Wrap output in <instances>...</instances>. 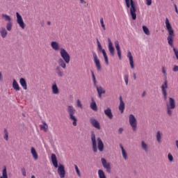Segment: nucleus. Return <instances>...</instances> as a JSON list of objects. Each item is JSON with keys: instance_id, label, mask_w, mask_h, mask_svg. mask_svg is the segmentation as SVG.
Listing matches in <instances>:
<instances>
[{"instance_id": "obj_33", "label": "nucleus", "mask_w": 178, "mask_h": 178, "mask_svg": "<svg viewBox=\"0 0 178 178\" xmlns=\"http://www.w3.org/2000/svg\"><path fill=\"white\" fill-rule=\"evenodd\" d=\"M156 140L159 142V143H161V140L162 138V134H161V131H158L157 133H156Z\"/></svg>"}, {"instance_id": "obj_53", "label": "nucleus", "mask_w": 178, "mask_h": 178, "mask_svg": "<svg viewBox=\"0 0 178 178\" xmlns=\"http://www.w3.org/2000/svg\"><path fill=\"white\" fill-rule=\"evenodd\" d=\"M98 95H99V98H102V93H98Z\"/></svg>"}, {"instance_id": "obj_57", "label": "nucleus", "mask_w": 178, "mask_h": 178, "mask_svg": "<svg viewBox=\"0 0 178 178\" xmlns=\"http://www.w3.org/2000/svg\"><path fill=\"white\" fill-rule=\"evenodd\" d=\"M31 178H35V176L32 175V176H31Z\"/></svg>"}, {"instance_id": "obj_45", "label": "nucleus", "mask_w": 178, "mask_h": 178, "mask_svg": "<svg viewBox=\"0 0 178 178\" xmlns=\"http://www.w3.org/2000/svg\"><path fill=\"white\" fill-rule=\"evenodd\" d=\"M146 1V5H147V6H151V5H152V0H145Z\"/></svg>"}, {"instance_id": "obj_7", "label": "nucleus", "mask_w": 178, "mask_h": 178, "mask_svg": "<svg viewBox=\"0 0 178 178\" xmlns=\"http://www.w3.org/2000/svg\"><path fill=\"white\" fill-rule=\"evenodd\" d=\"M167 114L168 116L173 115V109L176 108V101L173 97H169L168 102L166 103Z\"/></svg>"}, {"instance_id": "obj_2", "label": "nucleus", "mask_w": 178, "mask_h": 178, "mask_svg": "<svg viewBox=\"0 0 178 178\" xmlns=\"http://www.w3.org/2000/svg\"><path fill=\"white\" fill-rule=\"evenodd\" d=\"M51 47L54 51H60V57L63 58L66 63H70V55L65 48L60 47L59 42L53 41L51 42Z\"/></svg>"}, {"instance_id": "obj_47", "label": "nucleus", "mask_w": 178, "mask_h": 178, "mask_svg": "<svg viewBox=\"0 0 178 178\" xmlns=\"http://www.w3.org/2000/svg\"><path fill=\"white\" fill-rule=\"evenodd\" d=\"M172 71L178 72V65H174V67H172Z\"/></svg>"}, {"instance_id": "obj_8", "label": "nucleus", "mask_w": 178, "mask_h": 178, "mask_svg": "<svg viewBox=\"0 0 178 178\" xmlns=\"http://www.w3.org/2000/svg\"><path fill=\"white\" fill-rule=\"evenodd\" d=\"M67 111L70 116V120H72L73 126H77V118L74 116L76 113V109L74 107H73V106H68Z\"/></svg>"}, {"instance_id": "obj_15", "label": "nucleus", "mask_w": 178, "mask_h": 178, "mask_svg": "<svg viewBox=\"0 0 178 178\" xmlns=\"http://www.w3.org/2000/svg\"><path fill=\"white\" fill-rule=\"evenodd\" d=\"M102 163L104 169H106L107 172H111V163L106 162V159L102 158Z\"/></svg>"}, {"instance_id": "obj_12", "label": "nucleus", "mask_w": 178, "mask_h": 178, "mask_svg": "<svg viewBox=\"0 0 178 178\" xmlns=\"http://www.w3.org/2000/svg\"><path fill=\"white\" fill-rule=\"evenodd\" d=\"M90 124L95 127V129H97V130H101V125L99 124V122L97 120L94 118H90Z\"/></svg>"}, {"instance_id": "obj_24", "label": "nucleus", "mask_w": 178, "mask_h": 178, "mask_svg": "<svg viewBox=\"0 0 178 178\" xmlns=\"http://www.w3.org/2000/svg\"><path fill=\"white\" fill-rule=\"evenodd\" d=\"M19 83L24 88V90H27V82L26 81V79H24V78H21L19 79Z\"/></svg>"}, {"instance_id": "obj_56", "label": "nucleus", "mask_w": 178, "mask_h": 178, "mask_svg": "<svg viewBox=\"0 0 178 178\" xmlns=\"http://www.w3.org/2000/svg\"><path fill=\"white\" fill-rule=\"evenodd\" d=\"M47 24H48L49 26H51V22H50V21L47 22Z\"/></svg>"}, {"instance_id": "obj_22", "label": "nucleus", "mask_w": 178, "mask_h": 178, "mask_svg": "<svg viewBox=\"0 0 178 178\" xmlns=\"http://www.w3.org/2000/svg\"><path fill=\"white\" fill-rule=\"evenodd\" d=\"M0 34L2 38H6V35H8V31H6L5 27H1L0 29Z\"/></svg>"}, {"instance_id": "obj_9", "label": "nucleus", "mask_w": 178, "mask_h": 178, "mask_svg": "<svg viewBox=\"0 0 178 178\" xmlns=\"http://www.w3.org/2000/svg\"><path fill=\"white\" fill-rule=\"evenodd\" d=\"M129 122L132 130L136 131L137 130V119L133 114H130L129 116Z\"/></svg>"}, {"instance_id": "obj_50", "label": "nucleus", "mask_w": 178, "mask_h": 178, "mask_svg": "<svg viewBox=\"0 0 178 178\" xmlns=\"http://www.w3.org/2000/svg\"><path fill=\"white\" fill-rule=\"evenodd\" d=\"M174 8H175V9L176 13L178 14L177 6L176 4L174 5Z\"/></svg>"}, {"instance_id": "obj_48", "label": "nucleus", "mask_w": 178, "mask_h": 178, "mask_svg": "<svg viewBox=\"0 0 178 178\" xmlns=\"http://www.w3.org/2000/svg\"><path fill=\"white\" fill-rule=\"evenodd\" d=\"M22 173L23 176H24V177L26 176V170L24 168L22 169Z\"/></svg>"}, {"instance_id": "obj_17", "label": "nucleus", "mask_w": 178, "mask_h": 178, "mask_svg": "<svg viewBox=\"0 0 178 178\" xmlns=\"http://www.w3.org/2000/svg\"><path fill=\"white\" fill-rule=\"evenodd\" d=\"M51 91H52V94H54V95H59V88H58V85L56 84V82H54L52 84Z\"/></svg>"}, {"instance_id": "obj_34", "label": "nucleus", "mask_w": 178, "mask_h": 178, "mask_svg": "<svg viewBox=\"0 0 178 178\" xmlns=\"http://www.w3.org/2000/svg\"><path fill=\"white\" fill-rule=\"evenodd\" d=\"M141 144H142L143 149H144V151H145V152H148V145H147L146 143L144 141H142Z\"/></svg>"}, {"instance_id": "obj_44", "label": "nucleus", "mask_w": 178, "mask_h": 178, "mask_svg": "<svg viewBox=\"0 0 178 178\" xmlns=\"http://www.w3.org/2000/svg\"><path fill=\"white\" fill-rule=\"evenodd\" d=\"M168 159L170 161V162H173V156L172 155V154L169 153L168 154Z\"/></svg>"}, {"instance_id": "obj_43", "label": "nucleus", "mask_w": 178, "mask_h": 178, "mask_svg": "<svg viewBox=\"0 0 178 178\" xmlns=\"http://www.w3.org/2000/svg\"><path fill=\"white\" fill-rule=\"evenodd\" d=\"M124 80L125 81L126 86L129 84V75H124Z\"/></svg>"}, {"instance_id": "obj_1", "label": "nucleus", "mask_w": 178, "mask_h": 178, "mask_svg": "<svg viewBox=\"0 0 178 178\" xmlns=\"http://www.w3.org/2000/svg\"><path fill=\"white\" fill-rule=\"evenodd\" d=\"M165 24L166 27V30L168 31V35L167 37L168 43L170 44V46L173 48V51L175 53V55L176 56V58L178 60V50L175 48L173 46V38H175V31L173 30V28L172 27V25L170 24V22H169L168 18H165Z\"/></svg>"}, {"instance_id": "obj_19", "label": "nucleus", "mask_w": 178, "mask_h": 178, "mask_svg": "<svg viewBox=\"0 0 178 178\" xmlns=\"http://www.w3.org/2000/svg\"><path fill=\"white\" fill-rule=\"evenodd\" d=\"M127 58L129 60V65L132 69H134V60L133 58V56L131 55V52L130 51H128Z\"/></svg>"}, {"instance_id": "obj_10", "label": "nucleus", "mask_w": 178, "mask_h": 178, "mask_svg": "<svg viewBox=\"0 0 178 178\" xmlns=\"http://www.w3.org/2000/svg\"><path fill=\"white\" fill-rule=\"evenodd\" d=\"M92 56H93L95 66L97 67V70L98 71L102 70V67L101 66V62L99 61V58H98V56H97V53L92 52Z\"/></svg>"}, {"instance_id": "obj_13", "label": "nucleus", "mask_w": 178, "mask_h": 178, "mask_svg": "<svg viewBox=\"0 0 178 178\" xmlns=\"http://www.w3.org/2000/svg\"><path fill=\"white\" fill-rule=\"evenodd\" d=\"M58 174L59 175L60 178H64L66 175V171L65 170V166L63 165L60 164L58 168Z\"/></svg>"}, {"instance_id": "obj_5", "label": "nucleus", "mask_w": 178, "mask_h": 178, "mask_svg": "<svg viewBox=\"0 0 178 178\" xmlns=\"http://www.w3.org/2000/svg\"><path fill=\"white\" fill-rule=\"evenodd\" d=\"M162 73L164 75V77L165 79L164 83L161 85V92L163 94V99L164 101H166L168 99V74L166 73V68H165V66L162 67Z\"/></svg>"}, {"instance_id": "obj_35", "label": "nucleus", "mask_w": 178, "mask_h": 178, "mask_svg": "<svg viewBox=\"0 0 178 178\" xmlns=\"http://www.w3.org/2000/svg\"><path fill=\"white\" fill-rule=\"evenodd\" d=\"M98 175L99 178H106V176L105 175V172H104V170H98Z\"/></svg>"}, {"instance_id": "obj_52", "label": "nucleus", "mask_w": 178, "mask_h": 178, "mask_svg": "<svg viewBox=\"0 0 178 178\" xmlns=\"http://www.w3.org/2000/svg\"><path fill=\"white\" fill-rule=\"evenodd\" d=\"M80 3H86V1L84 0H79Z\"/></svg>"}, {"instance_id": "obj_51", "label": "nucleus", "mask_w": 178, "mask_h": 178, "mask_svg": "<svg viewBox=\"0 0 178 178\" xmlns=\"http://www.w3.org/2000/svg\"><path fill=\"white\" fill-rule=\"evenodd\" d=\"M3 80V78L2 76V72H0V81H2Z\"/></svg>"}, {"instance_id": "obj_4", "label": "nucleus", "mask_w": 178, "mask_h": 178, "mask_svg": "<svg viewBox=\"0 0 178 178\" xmlns=\"http://www.w3.org/2000/svg\"><path fill=\"white\" fill-rule=\"evenodd\" d=\"M125 3L127 6V9H129L130 15L132 17L133 20H136L137 19V8H136V4L134 3V1L133 0H125Z\"/></svg>"}, {"instance_id": "obj_28", "label": "nucleus", "mask_w": 178, "mask_h": 178, "mask_svg": "<svg viewBox=\"0 0 178 178\" xmlns=\"http://www.w3.org/2000/svg\"><path fill=\"white\" fill-rule=\"evenodd\" d=\"M102 52L103 54V56L104 58V60L106 65H109V60H108V56L106 55V51H105V49H102Z\"/></svg>"}, {"instance_id": "obj_36", "label": "nucleus", "mask_w": 178, "mask_h": 178, "mask_svg": "<svg viewBox=\"0 0 178 178\" xmlns=\"http://www.w3.org/2000/svg\"><path fill=\"white\" fill-rule=\"evenodd\" d=\"M4 140H6V141H8V140H9V133L8 132V129H4Z\"/></svg>"}, {"instance_id": "obj_20", "label": "nucleus", "mask_w": 178, "mask_h": 178, "mask_svg": "<svg viewBox=\"0 0 178 178\" xmlns=\"http://www.w3.org/2000/svg\"><path fill=\"white\" fill-rule=\"evenodd\" d=\"M104 113L108 118V119H113V114H112V110L110 108L104 110Z\"/></svg>"}, {"instance_id": "obj_40", "label": "nucleus", "mask_w": 178, "mask_h": 178, "mask_svg": "<svg viewBox=\"0 0 178 178\" xmlns=\"http://www.w3.org/2000/svg\"><path fill=\"white\" fill-rule=\"evenodd\" d=\"M74 168L79 177H81V175L80 174V170H79V167L77 166V165H74Z\"/></svg>"}, {"instance_id": "obj_21", "label": "nucleus", "mask_w": 178, "mask_h": 178, "mask_svg": "<svg viewBox=\"0 0 178 178\" xmlns=\"http://www.w3.org/2000/svg\"><path fill=\"white\" fill-rule=\"evenodd\" d=\"M31 154H32V156L35 161H37L38 159V154H37V151H35V148L31 147Z\"/></svg>"}, {"instance_id": "obj_49", "label": "nucleus", "mask_w": 178, "mask_h": 178, "mask_svg": "<svg viewBox=\"0 0 178 178\" xmlns=\"http://www.w3.org/2000/svg\"><path fill=\"white\" fill-rule=\"evenodd\" d=\"M118 133H120V134H122V133H123V128H120L118 129Z\"/></svg>"}, {"instance_id": "obj_42", "label": "nucleus", "mask_w": 178, "mask_h": 178, "mask_svg": "<svg viewBox=\"0 0 178 178\" xmlns=\"http://www.w3.org/2000/svg\"><path fill=\"white\" fill-rule=\"evenodd\" d=\"M76 105L78 108H81V109H83V104H81V102L80 101V99H77Z\"/></svg>"}, {"instance_id": "obj_37", "label": "nucleus", "mask_w": 178, "mask_h": 178, "mask_svg": "<svg viewBox=\"0 0 178 178\" xmlns=\"http://www.w3.org/2000/svg\"><path fill=\"white\" fill-rule=\"evenodd\" d=\"M143 30L145 34H146V35H149V29H148V28L146 26H143Z\"/></svg>"}, {"instance_id": "obj_25", "label": "nucleus", "mask_w": 178, "mask_h": 178, "mask_svg": "<svg viewBox=\"0 0 178 178\" xmlns=\"http://www.w3.org/2000/svg\"><path fill=\"white\" fill-rule=\"evenodd\" d=\"M13 88L15 91H20V86H19V83L16 81V79H13Z\"/></svg>"}, {"instance_id": "obj_23", "label": "nucleus", "mask_w": 178, "mask_h": 178, "mask_svg": "<svg viewBox=\"0 0 178 178\" xmlns=\"http://www.w3.org/2000/svg\"><path fill=\"white\" fill-rule=\"evenodd\" d=\"M51 161L54 168H58V159H56V155L55 154H51Z\"/></svg>"}, {"instance_id": "obj_6", "label": "nucleus", "mask_w": 178, "mask_h": 178, "mask_svg": "<svg viewBox=\"0 0 178 178\" xmlns=\"http://www.w3.org/2000/svg\"><path fill=\"white\" fill-rule=\"evenodd\" d=\"M66 61L63 59V58L58 60V66L56 67V73L58 76V77H63L65 76V72L62 69H66Z\"/></svg>"}, {"instance_id": "obj_27", "label": "nucleus", "mask_w": 178, "mask_h": 178, "mask_svg": "<svg viewBox=\"0 0 178 178\" xmlns=\"http://www.w3.org/2000/svg\"><path fill=\"white\" fill-rule=\"evenodd\" d=\"M0 178H8V170H6V166L3 167L2 175L0 176Z\"/></svg>"}, {"instance_id": "obj_18", "label": "nucleus", "mask_w": 178, "mask_h": 178, "mask_svg": "<svg viewBox=\"0 0 178 178\" xmlns=\"http://www.w3.org/2000/svg\"><path fill=\"white\" fill-rule=\"evenodd\" d=\"M124 108H125L124 102H123V99L122 98V96H120V105H119L118 109L121 112V113H123V112H124Z\"/></svg>"}, {"instance_id": "obj_11", "label": "nucleus", "mask_w": 178, "mask_h": 178, "mask_svg": "<svg viewBox=\"0 0 178 178\" xmlns=\"http://www.w3.org/2000/svg\"><path fill=\"white\" fill-rule=\"evenodd\" d=\"M17 16V23L19 24V27L24 30L26 29V24H24V21H23V17L19 15V13H16Z\"/></svg>"}, {"instance_id": "obj_26", "label": "nucleus", "mask_w": 178, "mask_h": 178, "mask_svg": "<svg viewBox=\"0 0 178 178\" xmlns=\"http://www.w3.org/2000/svg\"><path fill=\"white\" fill-rule=\"evenodd\" d=\"M90 108L92 111L97 112L98 111V107L97 106V103L94 101V99L92 98V102L90 103Z\"/></svg>"}, {"instance_id": "obj_3", "label": "nucleus", "mask_w": 178, "mask_h": 178, "mask_svg": "<svg viewBox=\"0 0 178 178\" xmlns=\"http://www.w3.org/2000/svg\"><path fill=\"white\" fill-rule=\"evenodd\" d=\"M91 141L93 152H98V149L100 152L104 151V142L101 138H97V140L95 139V134L92 133L91 135Z\"/></svg>"}, {"instance_id": "obj_38", "label": "nucleus", "mask_w": 178, "mask_h": 178, "mask_svg": "<svg viewBox=\"0 0 178 178\" xmlns=\"http://www.w3.org/2000/svg\"><path fill=\"white\" fill-rule=\"evenodd\" d=\"M13 26V24L10 22H8L6 24V29H7L8 31H11Z\"/></svg>"}, {"instance_id": "obj_39", "label": "nucleus", "mask_w": 178, "mask_h": 178, "mask_svg": "<svg viewBox=\"0 0 178 178\" xmlns=\"http://www.w3.org/2000/svg\"><path fill=\"white\" fill-rule=\"evenodd\" d=\"M100 24L103 29V30H106V28L105 27V24L104 23V18H100Z\"/></svg>"}, {"instance_id": "obj_32", "label": "nucleus", "mask_w": 178, "mask_h": 178, "mask_svg": "<svg viewBox=\"0 0 178 178\" xmlns=\"http://www.w3.org/2000/svg\"><path fill=\"white\" fill-rule=\"evenodd\" d=\"M96 88L98 94H105L106 90L102 86H99V87L97 86Z\"/></svg>"}, {"instance_id": "obj_14", "label": "nucleus", "mask_w": 178, "mask_h": 178, "mask_svg": "<svg viewBox=\"0 0 178 178\" xmlns=\"http://www.w3.org/2000/svg\"><path fill=\"white\" fill-rule=\"evenodd\" d=\"M108 51L110 52V54L111 55V56H114L115 47H113V43H112V41L109 38L108 39Z\"/></svg>"}, {"instance_id": "obj_16", "label": "nucleus", "mask_w": 178, "mask_h": 178, "mask_svg": "<svg viewBox=\"0 0 178 178\" xmlns=\"http://www.w3.org/2000/svg\"><path fill=\"white\" fill-rule=\"evenodd\" d=\"M115 47L117 49V54L120 60H122V51H120V46H119V41H115Z\"/></svg>"}, {"instance_id": "obj_54", "label": "nucleus", "mask_w": 178, "mask_h": 178, "mask_svg": "<svg viewBox=\"0 0 178 178\" xmlns=\"http://www.w3.org/2000/svg\"><path fill=\"white\" fill-rule=\"evenodd\" d=\"M145 94H146V92H145V91H144V92H143V94H142V97H145Z\"/></svg>"}, {"instance_id": "obj_29", "label": "nucleus", "mask_w": 178, "mask_h": 178, "mask_svg": "<svg viewBox=\"0 0 178 178\" xmlns=\"http://www.w3.org/2000/svg\"><path fill=\"white\" fill-rule=\"evenodd\" d=\"M120 148L122 149V154L124 158V159L126 161L127 159V153L126 152V150H124V148L122 145H120Z\"/></svg>"}, {"instance_id": "obj_31", "label": "nucleus", "mask_w": 178, "mask_h": 178, "mask_svg": "<svg viewBox=\"0 0 178 178\" xmlns=\"http://www.w3.org/2000/svg\"><path fill=\"white\" fill-rule=\"evenodd\" d=\"M1 17L4 19L6 22H10L12 20V18H10V16L6 15V14H2Z\"/></svg>"}, {"instance_id": "obj_41", "label": "nucleus", "mask_w": 178, "mask_h": 178, "mask_svg": "<svg viewBox=\"0 0 178 178\" xmlns=\"http://www.w3.org/2000/svg\"><path fill=\"white\" fill-rule=\"evenodd\" d=\"M91 73H92V77L93 79L94 85L96 86L97 85V79H95V74H94V72H92V71H91Z\"/></svg>"}, {"instance_id": "obj_55", "label": "nucleus", "mask_w": 178, "mask_h": 178, "mask_svg": "<svg viewBox=\"0 0 178 178\" xmlns=\"http://www.w3.org/2000/svg\"><path fill=\"white\" fill-rule=\"evenodd\" d=\"M134 79L136 80L137 79V76H136V74H134Z\"/></svg>"}, {"instance_id": "obj_46", "label": "nucleus", "mask_w": 178, "mask_h": 178, "mask_svg": "<svg viewBox=\"0 0 178 178\" xmlns=\"http://www.w3.org/2000/svg\"><path fill=\"white\" fill-rule=\"evenodd\" d=\"M97 46H98L99 49L102 51V46L101 45V43L99 42V40H98V39H97Z\"/></svg>"}, {"instance_id": "obj_30", "label": "nucleus", "mask_w": 178, "mask_h": 178, "mask_svg": "<svg viewBox=\"0 0 178 178\" xmlns=\"http://www.w3.org/2000/svg\"><path fill=\"white\" fill-rule=\"evenodd\" d=\"M42 124L43 125L40 127V129H42V130H44V131L47 133V131H48V124H47V122H45V121L42 122Z\"/></svg>"}]
</instances>
